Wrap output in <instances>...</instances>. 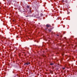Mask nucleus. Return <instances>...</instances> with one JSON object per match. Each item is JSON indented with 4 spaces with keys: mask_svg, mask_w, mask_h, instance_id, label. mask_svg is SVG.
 Wrapping results in <instances>:
<instances>
[{
    "mask_svg": "<svg viewBox=\"0 0 77 77\" xmlns=\"http://www.w3.org/2000/svg\"><path fill=\"white\" fill-rule=\"evenodd\" d=\"M26 7L28 9H29V13H32V11H31V9H30V7L29 6H26Z\"/></svg>",
    "mask_w": 77,
    "mask_h": 77,
    "instance_id": "nucleus-1",
    "label": "nucleus"
},
{
    "mask_svg": "<svg viewBox=\"0 0 77 77\" xmlns=\"http://www.w3.org/2000/svg\"><path fill=\"white\" fill-rule=\"evenodd\" d=\"M46 27H51V26L50 24H47L46 25Z\"/></svg>",
    "mask_w": 77,
    "mask_h": 77,
    "instance_id": "nucleus-2",
    "label": "nucleus"
},
{
    "mask_svg": "<svg viewBox=\"0 0 77 77\" xmlns=\"http://www.w3.org/2000/svg\"><path fill=\"white\" fill-rule=\"evenodd\" d=\"M29 64H30V63L29 62V63H26L25 64H24V65H28Z\"/></svg>",
    "mask_w": 77,
    "mask_h": 77,
    "instance_id": "nucleus-3",
    "label": "nucleus"
},
{
    "mask_svg": "<svg viewBox=\"0 0 77 77\" xmlns=\"http://www.w3.org/2000/svg\"><path fill=\"white\" fill-rule=\"evenodd\" d=\"M37 15H36V16H37V17H38V16L39 15V13L37 12Z\"/></svg>",
    "mask_w": 77,
    "mask_h": 77,
    "instance_id": "nucleus-4",
    "label": "nucleus"
},
{
    "mask_svg": "<svg viewBox=\"0 0 77 77\" xmlns=\"http://www.w3.org/2000/svg\"><path fill=\"white\" fill-rule=\"evenodd\" d=\"M50 65H54V64L53 63H51L50 64Z\"/></svg>",
    "mask_w": 77,
    "mask_h": 77,
    "instance_id": "nucleus-5",
    "label": "nucleus"
},
{
    "mask_svg": "<svg viewBox=\"0 0 77 77\" xmlns=\"http://www.w3.org/2000/svg\"><path fill=\"white\" fill-rule=\"evenodd\" d=\"M65 69V68H63V69Z\"/></svg>",
    "mask_w": 77,
    "mask_h": 77,
    "instance_id": "nucleus-6",
    "label": "nucleus"
},
{
    "mask_svg": "<svg viewBox=\"0 0 77 77\" xmlns=\"http://www.w3.org/2000/svg\"><path fill=\"white\" fill-rule=\"evenodd\" d=\"M49 32H51V30H49Z\"/></svg>",
    "mask_w": 77,
    "mask_h": 77,
    "instance_id": "nucleus-7",
    "label": "nucleus"
},
{
    "mask_svg": "<svg viewBox=\"0 0 77 77\" xmlns=\"http://www.w3.org/2000/svg\"><path fill=\"white\" fill-rule=\"evenodd\" d=\"M57 36H59V35H57Z\"/></svg>",
    "mask_w": 77,
    "mask_h": 77,
    "instance_id": "nucleus-8",
    "label": "nucleus"
}]
</instances>
